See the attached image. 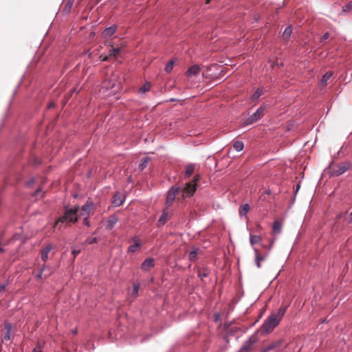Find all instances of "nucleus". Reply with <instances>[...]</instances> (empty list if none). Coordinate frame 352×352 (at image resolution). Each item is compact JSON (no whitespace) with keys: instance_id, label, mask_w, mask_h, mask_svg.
<instances>
[{"instance_id":"20","label":"nucleus","mask_w":352,"mask_h":352,"mask_svg":"<svg viewBox=\"0 0 352 352\" xmlns=\"http://www.w3.org/2000/svg\"><path fill=\"white\" fill-rule=\"evenodd\" d=\"M283 344V340H277V341H274L273 342H272L270 344H269L266 348H267V351H272V350H274V349H276L277 348H279Z\"/></svg>"},{"instance_id":"55","label":"nucleus","mask_w":352,"mask_h":352,"mask_svg":"<svg viewBox=\"0 0 352 352\" xmlns=\"http://www.w3.org/2000/svg\"><path fill=\"white\" fill-rule=\"evenodd\" d=\"M3 250L0 247V252H2Z\"/></svg>"},{"instance_id":"13","label":"nucleus","mask_w":352,"mask_h":352,"mask_svg":"<svg viewBox=\"0 0 352 352\" xmlns=\"http://www.w3.org/2000/svg\"><path fill=\"white\" fill-rule=\"evenodd\" d=\"M201 71V69L199 65H194L191 66L188 71L186 72V76L188 78L191 76H197Z\"/></svg>"},{"instance_id":"45","label":"nucleus","mask_w":352,"mask_h":352,"mask_svg":"<svg viewBox=\"0 0 352 352\" xmlns=\"http://www.w3.org/2000/svg\"><path fill=\"white\" fill-rule=\"evenodd\" d=\"M273 243H274V241H272L270 242V245L267 246V245H263V248L267 249L268 250H270L271 249L272 246L273 245Z\"/></svg>"},{"instance_id":"40","label":"nucleus","mask_w":352,"mask_h":352,"mask_svg":"<svg viewBox=\"0 0 352 352\" xmlns=\"http://www.w3.org/2000/svg\"><path fill=\"white\" fill-rule=\"evenodd\" d=\"M44 343H43V344ZM33 352H43L42 351V344L38 342L37 346L33 349Z\"/></svg>"},{"instance_id":"52","label":"nucleus","mask_w":352,"mask_h":352,"mask_svg":"<svg viewBox=\"0 0 352 352\" xmlns=\"http://www.w3.org/2000/svg\"><path fill=\"white\" fill-rule=\"evenodd\" d=\"M262 352H269V351H267V348H265V349L262 351Z\"/></svg>"},{"instance_id":"50","label":"nucleus","mask_w":352,"mask_h":352,"mask_svg":"<svg viewBox=\"0 0 352 352\" xmlns=\"http://www.w3.org/2000/svg\"><path fill=\"white\" fill-rule=\"evenodd\" d=\"M50 274H51V272H49L47 274H45V275H44V278H48V277L50 276Z\"/></svg>"},{"instance_id":"4","label":"nucleus","mask_w":352,"mask_h":352,"mask_svg":"<svg viewBox=\"0 0 352 352\" xmlns=\"http://www.w3.org/2000/svg\"><path fill=\"white\" fill-rule=\"evenodd\" d=\"M349 166L350 164L347 162L338 164L332 168L331 175L340 176L344 173L349 168Z\"/></svg>"},{"instance_id":"24","label":"nucleus","mask_w":352,"mask_h":352,"mask_svg":"<svg viewBox=\"0 0 352 352\" xmlns=\"http://www.w3.org/2000/svg\"><path fill=\"white\" fill-rule=\"evenodd\" d=\"M249 210H250V206H249V205L248 204L242 205L241 207L239 209V215L241 217L246 216V214L248 212Z\"/></svg>"},{"instance_id":"37","label":"nucleus","mask_w":352,"mask_h":352,"mask_svg":"<svg viewBox=\"0 0 352 352\" xmlns=\"http://www.w3.org/2000/svg\"><path fill=\"white\" fill-rule=\"evenodd\" d=\"M46 268H48V267L45 265H44L42 268L41 269V270L39 271V272L36 275V279H41L42 278V276H43V273L44 272V270L46 269Z\"/></svg>"},{"instance_id":"38","label":"nucleus","mask_w":352,"mask_h":352,"mask_svg":"<svg viewBox=\"0 0 352 352\" xmlns=\"http://www.w3.org/2000/svg\"><path fill=\"white\" fill-rule=\"evenodd\" d=\"M139 288H140L139 285H133V291H132V293H131V295H132L133 297H136V296H138V291H139Z\"/></svg>"},{"instance_id":"29","label":"nucleus","mask_w":352,"mask_h":352,"mask_svg":"<svg viewBox=\"0 0 352 352\" xmlns=\"http://www.w3.org/2000/svg\"><path fill=\"white\" fill-rule=\"evenodd\" d=\"M195 170V165L194 164H189L186 166L185 175L187 177L190 176Z\"/></svg>"},{"instance_id":"53","label":"nucleus","mask_w":352,"mask_h":352,"mask_svg":"<svg viewBox=\"0 0 352 352\" xmlns=\"http://www.w3.org/2000/svg\"><path fill=\"white\" fill-rule=\"evenodd\" d=\"M75 91H76V89H75V88H74V89H72V93H73V92H75Z\"/></svg>"},{"instance_id":"41","label":"nucleus","mask_w":352,"mask_h":352,"mask_svg":"<svg viewBox=\"0 0 352 352\" xmlns=\"http://www.w3.org/2000/svg\"><path fill=\"white\" fill-rule=\"evenodd\" d=\"M8 285V280L6 281L4 283L0 285V293H2L6 291V287Z\"/></svg>"},{"instance_id":"3","label":"nucleus","mask_w":352,"mask_h":352,"mask_svg":"<svg viewBox=\"0 0 352 352\" xmlns=\"http://www.w3.org/2000/svg\"><path fill=\"white\" fill-rule=\"evenodd\" d=\"M179 192V187L177 186H173L167 192V196L166 199V207L168 208L173 204L176 196L178 195Z\"/></svg>"},{"instance_id":"35","label":"nucleus","mask_w":352,"mask_h":352,"mask_svg":"<svg viewBox=\"0 0 352 352\" xmlns=\"http://www.w3.org/2000/svg\"><path fill=\"white\" fill-rule=\"evenodd\" d=\"M352 10V1L342 7L343 12H350Z\"/></svg>"},{"instance_id":"36","label":"nucleus","mask_w":352,"mask_h":352,"mask_svg":"<svg viewBox=\"0 0 352 352\" xmlns=\"http://www.w3.org/2000/svg\"><path fill=\"white\" fill-rule=\"evenodd\" d=\"M121 51V49L118 47V48H113L112 50H110V56H113L115 58H117L118 54H120Z\"/></svg>"},{"instance_id":"17","label":"nucleus","mask_w":352,"mask_h":352,"mask_svg":"<svg viewBox=\"0 0 352 352\" xmlns=\"http://www.w3.org/2000/svg\"><path fill=\"white\" fill-rule=\"evenodd\" d=\"M123 197L119 192L116 193L113 196V204L114 205V206H120L123 204Z\"/></svg>"},{"instance_id":"1","label":"nucleus","mask_w":352,"mask_h":352,"mask_svg":"<svg viewBox=\"0 0 352 352\" xmlns=\"http://www.w3.org/2000/svg\"><path fill=\"white\" fill-rule=\"evenodd\" d=\"M288 305H281L276 312L270 314L263 322L261 329L263 333H268L276 327L286 313Z\"/></svg>"},{"instance_id":"48","label":"nucleus","mask_w":352,"mask_h":352,"mask_svg":"<svg viewBox=\"0 0 352 352\" xmlns=\"http://www.w3.org/2000/svg\"><path fill=\"white\" fill-rule=\"evenodd\" d=\"M349 217H350V221H349V223H351L352 222V211L349 214Z\"/></svg>"},{"instance_id":"46","label":"nucleus","mask_w":352,"mask_h":352,"mask_svg":"<svg viewBox=\"0 0 352 352\" xmlns=\"http://www.w3.org/2000/svg\"><path fill=\"white\" fill-rule=\"evenodd\" d=\"M100 58L102 61H107L109 58V56H100Z\"/></svg>"},{"instance_id":"31","label":"nucleus","mask_w":352,"mask_h":352,"mask_svg":"<svg viewBox=\"0 0 352 352\" xmlns=\"http://www.w3.org/2000/svg\"><path fill=\"white\" fill-rule=\"evenodd\" d=\"M148 157L143 158L139 164V169L141 170H144L148 166Z\"/></svg>"},{"instance_id":"2","label":"nucleus","mask_w":352,"mask_h":352,"mask_svg":"<svg viewBox=\"0 0 352 352\" xmlns=\"http://www.w3.org/2000/svg\"><path fill=\"white\" fill-rule=\"evenodd\" d=\"M78 210V206H75L72 208H66L63 216L56 221V225H57L59 222L65 223L67 224L76 223L78 221L77 212Z\"/></svg>"},{"instance_id":"54","label":"nucleus","mask_w":352,"mask_h":352,"mask_svg":"<svg viewBox=\"0 0 352 352\" xmlns=\"http://www.w3.org/2000/svg\"><path fill=\"white\" fill-rule=\"evenodd\" d=\"M73 333H77V330H76V329L74 330V331H73Z\"/></svg>"},{"instance_id":"32","label":"nucleus","mask_w":352,"mask_h":352,"mask_svg":"<svg viewBox=\"0 0 352 352\" xmlns=\"http://www.w3.org/2000/svg\"><path fill=\"white\" fill-rule=\"evenodd\" d=\"M198 249L195 248L189 253V259L191 261H195L197 258Z\"/></svg>"},{"instance_id":"56","label":"nucleus","mask_w":352,"mask_h":352,"mask_svg":"<svg viewBox=\"0 0 352 352\" xmlns=\"http://www.w3.org/2000/svg\"><path fill=\"white\" fill-rule=\"evenodd\" d=\"M210 0H206V3H209Z\"/></svg>"},{"instance_id":"7","label":"nucleus","mask_w":352,"mask_h":352,"mask_svg":"<svg viewBox=\"0 0 352 352\" xmlns=\"http://www.w3.org/2000/svg\"><path fill=\"white\" fill-rule=\"evenodd\" d=\"M265 107H260L254 113H253L248 118V122L249 124H252L259 119H261L264 116Z\"/></svg>"},{"instance_id":"15","label":"nucleus","mask_w":352,"mask_h":352,"mask_svg":"<svg viewBox=\"0 0 352 352\" xmlns=\"http://www.w3.org/2000/svg\"><path fill=\"white\" fill-rule=\"evenodd\" d=\"M117 30V26L116 25H113L109 28H107L104 30L102 34L104 38H108L112 36Z\"/></svg>"},{"instance_id":"6","label":"nucleus","mask_w":352,"mask_h":352,"mask_svg":"<svg viewBox=\"0 0 352 352\" xmlns=\"http://www.w3.org/2000/svg\"><path fill=\"white\" fill-rule=\"evenodd\" d=\"M256 342V336L255 335L251 336L241 347L240 352H249Z\"/></svg>"},{"instance_id":"25","label":"nucleus","mask_w":352,"mask_h":352,"mask_svg":"<svg viewBox=\"0 0 352 352\" xmlns=\"http://www.w3.org/2000/svg\"><path fill=\"white\" fill-rule=\"evenodd\" d=\"M272 229L275 234H279L281 232L282 223L278 221H274L273 223Z\"/></svg>"},{"instance_id":"27","label":"nucleus","mask_w":352,"mask_h":352,"mask_svg":"<svg viewBox=\"0 0 352 352\" xmlns=\"http://www.w3.org/2000/svg\"><path fill=\"white\" fill-rule=\"evenodd\" d=\"M151 85L150 82H146L139 89V94H145L151 89Z\"/></svg>"},{"instance_id":"51","label":"nucleus","mask_w":352,"mask_h":352,"mask_svg":"<svg viewBox=\"0 0 352 352\" xmlns=\"http://www.w3.org/2000/svg\"><path fill=\"white\" fill-rule=\"evenodd\" d=\"M300 188V184L296 185V192H297Z\"/></svg>"},{"instance_id":"30","label":"nucleus","mask_w":352,"mask_h":352,"mask_svg":"<svg viewBox=\"0 0 352 352\" xmlns=\"http://www.w3.org/2000/svg\"><path fill=\"white\" fill-rule=\"evenodd\" d=\"M292 27L289 26V27H287L284 32H283V37L285 38V39H287L290 37L291 34H292Z\"/></svg>"},{"instance_id":"18","label":"nucleus","mask_w":352,"mask_h":352,"mask_svg":"<svg viewBox=\"0 0 352 352\" xmlns=\"http://www.w3.org/2000/svg\"><path fill=\"white\" fill-rule=\"evenodd\" d=\"M210 274V270L204 267V268H200L198 270V277L200 278V279L204 281V278L208 277Z\"/></svg>"},{"instance_id":"5","label":"nucleus","mask_w":352,"mask_h":352,"mask_svg":"<svg viewBox=\"0 0 352 352\" xmlns=\"http://www.w3.org/2000/svg\"><path fill=\"white\" fill-rule=\"evenodd\" d=\"M94 206V201L91 198H88L86 203L81 207L80 216L89 217V214Z\"/></svg>"},{"instance_id":"34","label":"nucleus","mask_w":352,"mask_h":352,"mask_svg":"<svg viewBox=\"0 0 352 352\" xmlns=\"http://www.w3.org/2000/svg\"><path fill=\"white\" fill-rule=\"evenodd\" d=\"M98 240L96 237L89 236V237L87 238V239L85 241V243L88 244V245H92V244L98 243Z\"/></svg>"},{"instance_id":"16","label":"nucleus","mask_w":352,"mask_h":352,"mask_svg":"<svg viewBox=\"0 0 352 352\" xmlns=\"http://www.w3.org/2000/svg\"><path fill=\"white\" fill-rule=\"evenodd\" d=\"M5 328L6 329V333L3 336V340L6 341H9L11 339V331L12 329V325L10 322H5Z\"/></svg>"},{"instance_id":"44","label":"nucleus","mask_w":352,"mask_h":352,"mask_svg":"<svg viewBox=\"0 0 352 352\" xmlns=\"http://www.w3.org/2000/svg\"><path fill=\"white\" fill-rule=\"evenodd\" d=\"M329 37V34L328 32H326L323 34L322 37L321 38V42H322L324 40L328 39Z\"/></svg>"},{"instance_id":"10","label":"nucleus","mask_w":352,"mask_h":352,"mask_svg":"<svg viewBox=\"0 0 352 352\" xmlns=\"http://www.w3.org/2000/svg\"><path fill=\"white\" fill-rule=\"evenodd\" d=\"M253 250H254V254H255V263H256V265L258 268H260L261 267V261H265L267 256H268V254L267 253H265V254H259L258 252V250L254 247L253 248Z\"/></svg>"},{"instance_id":"11","label":"nucleus","mask_w":352,"mask_h":352,"mask_svg":"<svg viewBox=\"0 0 352 352\" xmlns=\"http://www.w3.org/2000/svg\"><path fill=\"white\" fill-rule=\"evenodd\" d=\"M155 260L153 258H148L145 259L141 264V270L144 272H148L151 268L154 267Z\"/></svg>"},{"instance_id":"22","label":"nucleus","mask_w":352,"mask_h":352,"mask_svg":"<svg viewBox=\"0 0 352 352\" xmlns=\"http://www.w3.org/2000/svg\"><path fill=\"white\" fill-rule=\"evenodd\" d=\"M262 241V238L259 235H250V242L252 246H254L256 243H260Z\"/></svg>"},{"instance_id":"39","label":"nucleus","mask_w":352,"mask_h":352,"mask_svg":"<svg viewBox=\"0 0 352 352\" xmlns=\"http://www.w3.org/2000/svg\"><path fill=\"white\" fill-rule=\"evenodd\" d=\"M43 191L41 189V188H38L37 189L34 193V196H35L36 197L38 198V197H43Z\"/></svg>"},{"instance_id":"23","label":"nucleus","mask_w":352,"mask_h":352,"mask_svg":"<svg viewBox=\"0 0 352 352\" xmlns=\"http://www.w3.org/2000/svg\"><path fill=\"white\" fill-rule=\"evenodd\" d=\"M117 222H118V218L116 217H115V216L111 217L107 221V228L109 230H111L115 226V225L116 224Z\"/></svg>"},{"instance_id":"43","label":"nucleus","mask_w":352,"mask_h":352,"mask_svg":"<svg viewBox=\"0 0 352 352\" xmlns=\"http://www.w3.org/2000/svg\"><path fill=\"white\" fill-rule=\"evenodd\" d=\"M80 252V250H76V249H72V255L74 256V259L76 257V256Z\"/></svg>"},{"instance_id":"28","label":"nucleus","mask_w":352,"mask_h":352,"mask_svg":"<svg viewBox=\"0 0 352 352\" xmlns=\"http://www.w3.org/2000/svg\"><path fill=\"white\" fill-rule=\"evenodd\" d=\"M233 147L236 151H241L244 148V144L241 141H236L234 143Z\"/></svg>"},{"instance_id":"19","label":"nucleus","mask_w":352,"mask_h":352,"mask_svg":"<svg viewBox=\"0 0 352 352\" xmlns=\"http://www.w3.org/2000/svg\"><path fill=\"white\" fill-rule=\"evenodd\" d=\"M333 76V72H326L322 77V79L320 82V86H326L327 84L328 80L330 79V78Z\"/></svg>"},{"instance_id":"49","label":"nucleus","mask_w":352,"mask_h":352,"mask_svg":"<svg viewBox=\"0 0 352 352\" xmlns=\"http://www.w3.org/2000/svg\"><path fill=\"white\" fill-rule=\"evenodd\" d=\"M34 182V179H31L29 182L27 183V185L28 186H30L31 184H32Z\"/></svg>"},{"instance_id":"26","label":"nucleus","mask_w":352,"mask_h":352,"mask_svg":"<svg viewBox=\"0 0 352 352\" xmlns=\"http://www.w3.org/2000/svg\"><path fill=\"white\" fill-rule=\"evenodd\" d=\"M175 62V59H172L166 63L165 68H164V70L166 72L169 73L172 71V69L174 67Z\"/></svg>"},{"instance_id":"9","label":"nucleus","mask_w":352,"mask_h":352,"mask_svg":"<svg viewBox=\"0 0 352 352\" xmlns=\"http://www.w3.org/2000/svg\"><path fill=\"white\" fill-rule=\"evenodd\" d=\"M197 184L196 182H194L193 184L187 183L186 184V187L183 189V196L184 197H190L192 196L196 190Z\"/></svg>"},{"instance_id":"8","label":"nucleus","mask_w":352,"mask_h":352,"mask_svg":"<svg viewBox=\"0 0 352 352\" xmlns=\"http://www.w3.org/2000/svg\"><path fill=\"white\" fill-rule=\"evenodd\" d=\"M132 241H133V244L128 247L127 253H135L142 248V243L138 236H133Z\"/></svg>"},{"instance_id":"21","label":"nucleus","mask_w":352,"mask_h":352,"mask_svg":"<svg viewBox=\"0 0 352 352\" xmlns=\"http://www.w3.org/2000/svg\"><path fill=\"white\" fill-rule=\"evenodd\" d=\"M74 0H67L65 5L63 9V12L65 14H69L71 12L72 7L73 6Z\"/></svg>"},{"instance_id":"47","label":"nucleus","mask_w":352,"mask_h":352,"mask_svg":"<svg viewBox=\"0 0 352 352\" xmlns=\"http://www.w3.org/2000/svg\"><path fill=\"white\" fill-rule=\"evenodd\" d=\"M54 106H55V104H54V102H50V103L47 105V108H48V109H51V108H53Z\"/></svg>"},{"instance_id":"12","label":"nucleus","mask_w":352,"mask_h":352,"mask_svg":"<svg viewBox=\"0 0 352 352\" xmlns=\"http://www.w3.org/2000/svg\"><path fill=\"white\" fill-rule=\"evenodd\" d=\"M53 245L52 243L46 244L41 251V257L43 261L46 262L48 259V254L52 250Z\"/></svg>"},{"instance_id":"42","label":"nucleus","mask_w":352,"mask_h":352,"mask_svg":"<svg viewBox=\"0 0 352 352\" xmlns=\"http://www.w3.org/2000/svg\"><path fill=\"white\" fill-rule=\"evenodd\" d=\"M83 224L87 227L91 226L90 222L89 221V217H84Z\"/></svg>"},{"instance_id":"33","label":"nucleus","mask_w":352,"mask_h":352,"mask_svg":"<svg viewBox=\"0 0 352 352\" xmlns=\"http://www.w3.org/2000/svg\"><path fill=\"white\" fill-rule=\"evenodd\" d=\"M263 94L262 89H256L254 93L252 96V98L253 100L258 99L262 94Z\"/></svg>"},{"instance_id":"14","label":"nucleus","mask_w":352,"mask_h":352,"mask_svg":"<svg viewBox=\"0 0 352 352\" xmlns=\"http://www.w3.org/2000/svg\"><path fill=\"white\" fill-rule=\"evenodd\" d=\"M170 215L169 212H168L167 209L165 208L162 210V214L160 216L159 220H158V226H164L168 219H169Z\"/></svg>"}]
</instances>
